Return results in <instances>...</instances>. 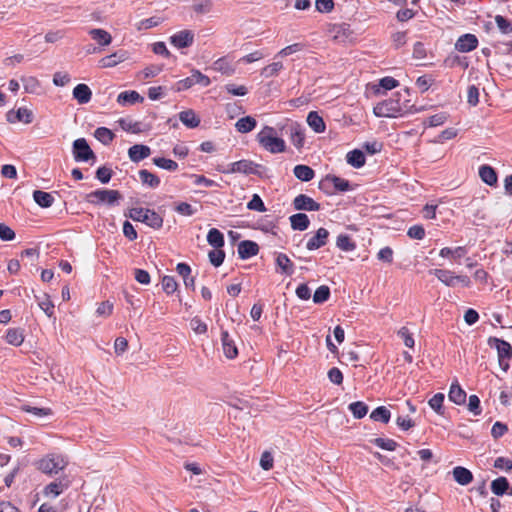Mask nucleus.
<instances>
[{
	"label": "nucleus",
	"mask_w": 512,
	"mask_h": 512,
	"mask_svg": "<svg viewBox=\"0 0 512 512\" xmlns=\"http://www.w3.org/2000/svg\"><path fill=\"white\" fill-rule=\"evenodd\" d=\"M412 108L413 105L408 100L402 101V95L397 92L391 98L378 103L373 113L377 117L396 118L411 112Z\"/></svg>",
	"instance_id": "1"
},
{
	"label": "nucleus",
	"mask_w": 512,
	"mask_h": 512,
	"mask_svg": "<svg viewBox=\"0 0 512 512\" xmlns=\"http://www.w3.org/2000/svg\"><path fill=\"white\" fill-rule=\"evenodd\" d=\"M256 138L258 143L272 154L283 153L286 150L285 141L277 137L275 129L271 126H264Z\"/></svg>",
	"instance_id": "2"
},
{
	"label": "nucleus",
	"mask_w": 512,
	"mask_h": 512,
	"mask_svg": "<svg viewBox=\"0 0 512 512\" xmlns=\"http://www.w3.org/2000/svg\"><path fill=\"white\" fill-rule=\"evenodd\" d=\"M37 470L46 475H55L64 470L68 461L61 454L50 453L34 463Z\"/></svg>",
	"instance_id": "3"
},
{
	"label": "nucleus",
	"mask_w": 512,
	"mask_h": 512,
	"mask_svg": "<svg viewBox=\"0 0 512 512\" xmlns=\"http://www.w3.org/2000/svg\"><path fill=\"white\" fill-rule=\"evenodd\" d=\"M129 217L138 222H143L153 229H159L163 225V218L154 210L145 208H131Z\"/></svg>",
	"instance_id": "4"
},
{
	"label": "nucleus",
	"mask_w": 512,
	"mask_h": 512,
	"mask_svg": "<svg viewBox=\"0 0 512 512\" xmlns=\"http://www.w3.org/2000/svg\"><path fill=\"white\" fill-rule=\"evenodd\" d=\"M122 198L121 194L117 190L98 189L90 192L86 195L87 202L99 205L107 204L114 205Z\"/></svg>",
	"instance_id": "5"
},
{
	"label": "nucleus",
	"mask_w": 512,
	"mask_h": 512,
	"mask_svg": "<svg viewBox=\"0 0 512 512\" xmlns=\"http://www.w3.org/2000/svg\"><path fill=\"white\" fill-rule=\"evenodd\" d=\"M488 344L497 349L499 365L506 371L509 368V360L512 357V346L507 341L496 337H490Z\"/></svg>",
	"instance_id": "6"
},
{
	"label": "nucleus",
	"mask_w": 512,
	"mask_h": 512,
	"mask_svg": "<svg viewBox=\"0 0 512 512\" xmlns=\"http://www.w3.org/2000/svg\"><path fill=\"white\" fill-rule=\"evenodd\" d=\"M432 273L439 281L448 287H454L457 283H460L465 287H469L471 284L469 277L465 275H454L450 270L434 269Z\"/></svg>",
	"instance_id": "7"
},
{
	"label": "nucleus",
	"mask_w": 512,
	"mask_h": 512,
	"mask_svg": "<svg viewBox=\"0 0 512 512\" xmlns=\"http://www.w3.org/2000/svg\"><path fill=\"white\" fill-rule=\"evenodd\" d=\"M72 152L77 162H87L96 158L85 138H78L73 142Z\"/></svg>",
	"instance_id": "8"
},
{
	"label": "nucleus",
	"mask_w": 512,
	"mask_h": 512,
	"mask_svg": "<svg viewBox=\"0 0 512 512\" xmlns=\"http://www.w3.org/2000/svg\"><path fill=\"white\" fill-rule=\"evenodd\" d=\"M211 83L208 76L202 74L199 70H192L191 76L182 79L176 83V90L183 91L191 88L195 84H199L203 87L209 86Z\"/></svg>",
	"instance_id": "9"
},
{
	"label": "nucleus",
	"mask_w": 512,
	"mask_h": 512,
	"mask_svg": "<svg viewBox=\"0 0 512 512\" xmlns=\"http://www.w3.org/2000/svg\"><path fill=\"white\" fill-rule=\"evenodd\" d=\"M258 164L254 163L251 160H240L231 163L227 169H220L222 173H243L246 175L256 174L257 173Z\"/></svg>",
	"instance_id": "10"
},
{
	"label": "nucleus",
	"mask_w": 512,
	"mask_h": 512,
	"mask_svg": "<svg viewBox=\"0 0 512 512\" xmlns=\"http://www.w3.org/2000/svg\"><path fill=\"white\" fill-rule=\"evenodd\" d=\"M283 129L296 148L300 149L303 147L305 135L303 128L299 123L292 122L286 125Z\"/></svg>",
	"instance_id": "11"
},
{
	"label": "nucleus",
	"mask_w": 512,
	"mask_h": 512,
	"mask_svg": "<svg viewBox=\"0 0 512 512\" xmlns=\"http://www.w3.org/2000/svg\"><path fill=\"white\" fill-rule=\"evenodd\" d=\"M170 42L176 48H186L193 44L194 33L191 30H182L170 37Z\"/></svg>",
	"instance_id": "12"
},
{
	"label": "nucleus",
	"mask_w": 512,
	"mask_h": 512,
	"mask_svg": "<svg viewBox=\"0 0 512 512\" xmlns=\"http://www.w3.org/2000/svg\"><path fill=\"white\" fill-rule=\"evenodd\" d=\"M478 45V39L474 34H464L458 38L455 43V49L459 52L466 53L474 50Z\"/></svg>",
	"instance_id": "13"
},
{
	"label": "nucleus",
	"mask_w": 512,
	"mask_h": 512,
	"mask_svg": "<svg viewBox=\"0 0 512 512\" xmlns=\"http://www.w3.org/2000/svg\"><path fill=\"white\" fill-rule=\"evenodd\" d=\"M6 118L10 123L23 122L25 124H30L33 121V113L27 108H19L16 111H8Z\"/></svg>",
	"instance_id": "14"
},
{
	"label": "nucleus",
	"mask_w": 512,
	"mask_h": 512,
	"mask_svg": "<svg viewBox=\"0 0 512 512\" xmlns=\"http://www.w3.org/2000/svg\"><path fill=\"white\" fill-rule=\"evenodd\" d=\"M293 205L296 210L318 211L320 209V204L305 194L296 196Z\"/></svg>",
	"instance_id": "15"
},
{
	"label": "nucleus",
	"mask_w": 512,
	"mask_h": 512,
	"mask_svg": "<svg viewBox=\"0 0 512 512\" xmlns=\"http://www.w3.org/2000/svg\"><path fill=\"white\" fill-rule=\"evenodd\" d=\"M328 237V230L325 228H319L316 231V234L307 241L306 248L310 251L319 249L326 244Z\"/></svg>",
	"instance_id": "16"
},
{
	"label": "nucleus",
	"mask_w": 512,
	"mask_h": 512,
	"mask_svg": "<svg viewBox=\"0 0 512 512\" xmlns=\"http://www.w3.org/2000/svg\"><path fill=\"white\" fill-rule=\"evenodd\" d=\"M68 488V481L64 479H58L46 485L43 489V495L45 497L56 498L59 496L65 489Z\"/></svg>",
	"instance_id": "17"
},
{
	"label": "nucleus",
	"mask_w": 512,
	"mask_h": 512,
	"mask_svg": "<svg viewBox=\"0 0 512 512\" xmlns=\"http://www.w3.org/2000/svg\"><path fill=\"white\" fill-rule=\"evenodd\" d=\"M150 154L151 149L148 146L142 144H135L128 150V156L130 160L135 163L149 157Z\"/></svg>",
	"instance_id": "18"
},
{
	"label": "nucleus",
	"mask_w": 512,
	"mask_h": 512,
	"mask_svg": "<svg viewBox=\"0 0 512 512\" xmlns=\"http://www.w3.org/2000/svg\"><path fill=\"white\" fill-rule=\"evenodd\" d=\"M259 247L257 243L249 240L241 241L238 244V254L241 259H248L258 254Z\"/></svg>",
	"instance_id": "19"
},
{
	"label": "nucleus",
	"mask_w": 512,
	"mask_h": 512,
	"mask_svg": "<svg viewBox=\"0 0 512 512\" xmlns=\"http://www.w3.org/2000/svg\"><path fill=\"white\" fill-rule=\"evenodd\" d=\"M88 34L91 36V38L96 41L99 46L105 47L111 44L112 42V36L111 34L101 28H93L88 31Z\"/></svg>",
	"instance_id": "20"
},
{
	"label": "nucleus",
	"mask_w": 512,
	"mask_h": 512,
	"mask_svg": "<svg viewBox=\"0 0 512 512\" xmlns=\"http://www.w3.org/2000/svg\"><path fill=\"white\" fill-rule=\"evenodd\" d=\"M221 340L225 356L230 359L235 358L238 355V350L227 331H222Z\"/></svg>",
	"instance_id": "21"
},
{
	"label": "nucleus",
	"mask_w": 512,
	"mask_h": 512,
	"mask_svg": "<svg viewBox=\"0 0 512 512\" xmlns=\"http://www.w3.org/2000/svg\"><path fill=\"white\" fill-rule=\"evenodd\" d=\"M452 474L454 480L462 486L470 484L473 480V474L471 471L462 466L455 467L452 471Z\"/></svg>",
	"instance_id": "22"
},
{
	"label": "nucleus",
	"mask_w": 512,
	"mask_h": 512,
	"mask_svg": "<svg viewBox=\"0 0 512 512\" xmlns=\"http://www.w3.org/2000/svg\"><path fill=\"white\" fill-rule=\"evenodd\" d=\"M448 398L451 402L462 405L466 401V392L460 387L459 383L455 381L451 384Z\"/></svg>",
	"instance_id": "23"
},
{
	"label": "nucleus",
	"mask_w": 512,
	"mask_h": 512,
	"mask_svg": "<svg viewBox=\"0 0 512 512\" xmlns=\"http://www.w3.org/2000/svg\"><path fill=\"white\" fill-rule=\"evenodd\" d=\"M73 97L79 104H86L91 100L92 91L86 84H78L73 89Z\"/></svg>",
	"instance_id": "24"
},
{
	"label": "nucleus",
	"mask_w": 512,
	"mask_h": 512,
	"mask_svg": "<svg viewBox=\"0 0 512 512\" xmlns=\"http://www.w3.org/2000/svg\"><path fill=\"white\" fill-rule=\"evenodd\" d=\"M125 59L126 53L123 51H119L100 59L99 65L101 68H111L123 62Z\"/></svg>",
	"instance_id": "25"
},
{
	"label": "nucleus",
	"mask_w": 512,
	"mask_h": 512,
	"mask_svg": "<svg viewBox=\"0 0 512 512\" xmlns=\"http://www.w3.org/2000/svg\"><path fill=\"white\" fill-rule=\"evenodd\" d=\"M309 127L316 133H323L326 129L323 118L316 111L309 112L307 116Z\"/></svg>",
	"instance_id": "26"
},
{
	"label": "nucleus",
	"mask_w": 512,
	"mask_h": 512,
	"mask_svg": "<svg viewBox=\"0 0 512 512\" xmlns=\"http://www.w3.org/2000/svg\"><path fill=\"white\" fill-rule=\"evenodd\" d=\"M276 265L282 274L291 276L294 273V264L284 253L277 254Z\"/></svg>",
	"instance_id": "27"
},
{
	"label": "nucleus",
	"mask_w": 512,
	"mask_h": 512,
	"mask_svg": "<svg viewBox=\"0 0 512 512\" xmlns=\"http://www.w3.org/2000/svg\"><path fill=\"white\" fill-rule=\"evenodd\" d=\"M143 100V97L136 91H124L117 97V102L122 106L133 105Z\"/></svg>",
	"instance_id": "28"
},
{
	"label": "nucleus",
	"mask_w": 512,
	"mask_h": 512,
	"mask_svg": "<svg viewBox=\"0 0 512 512\" xmlns=\"http://www.w3.org/2000/svg\"><path fill=\"white\" fill-rule=\"evenodd\" d=\"M479 176L481 180L489 186L496 185L498 180L495 170L489 165L480 166Z\"/></svg>",
	"instance_id": "29"
},
{
	"label": "nucleus",
	"mask_w": 512,
	"mask_h": 512,
	"mask_svg": "<svg viewBox=\"0 0 512 512\" xmlns=\"http://www.w3.org/2000/svg\"><path fill=\"white\" fill-rule=\"evenodd\" d=\"M293 230L304 231L309 227L310 220L304 213H297L289 218Z\"/></svg>",
	"instance_id": "30"
},
{
	"label": "nucleus",
	"mask_w": 512,
	"mask_h": 512,
	"mask_svg": "<svg viewBox=\"0 0 512 512\" xmlns=\"http://www.w3.org/2000/svg\"><path fill=\"white\" fill-rule=\"evenodd\" d=\"M179 119L188 128H196L200 124V118L191 109L180 112Z\"/></svg>",
	"instance_id": "31"
},
{
	"label": "nucleus",
	"mask_w": 512,
	"mask_h": 512,
	"mask_svg": "<svg viewBox=\"0 0 512 512\" xmlns=\"http://www.w3.org/2000/svg\"><path fill=\"white\" fill-rule=\"evenodd\" d=\"M293 172L297 179L304 182L311 181L315 176V172L311 167L302 164L296 165Z\"/></svg>",
	"instance_id": "32"
},
{
	"label": "nucleus",
	"mask_w": 512,
	"mask_h": 512,
	"mask_svg": "<svg viewBox=\"0 0 512 512\" xmlns=\"http://www.w3.org/2000/svg\"><path fill=\"white\" fill-rule=\"evenodd\" d=\"M257 125V121L255 118L251 116H245L240 118L235 123V128L239 133H248L251 132Z\"/></svg>",
	"instance_id": "33"
},
{
	"label": "nucleus",
	"mask_w": 512,
	"mask_h": 512,
	"mask_svg": "<svg viewBox=\"0 0 512 512\" xmlns=\"http://www.w3.org/2000/svg\"><path fill=\"white\" fill-rule=\"evenodd\" d=\"M347 163L354 168H360L365 164V155L361 150L355 149L347 153Z\"/></svg>",
	"instance_id": "34"
},
{
	"label": "nucleus",
	"mask_w": 512,
	"mask_h": 512,
	"mask_svg": "<svg viewBox=\"0 0 512 512\" xmlns=\"http://www.w3.org/2000/svg\"><path fill=\"white\" fill-rule=\"evenodd\" d=\"M33 199L40 207L43 208L52 206L54 202V197L50 193L41 190L33 192Z\"/></svg>",
	"instance_id": "35"
},
{
	"label": "nucleus",
	"mask_w": 512,
	"mask_h": 512,
	"mask_svg": "<svg viewBox=\"0 0 512 512\" xmlns=\"http://www.w3.org/2000/svg\"><path fill=\"white\" fill-rule=\"evenodd\" d=\"M5 339L11 345L20 346L24 341L23 330L20 328H10L7 330Z\"/></svg>",
	"instance_id": "36"
},
{
	"label": "nucleus",
	"mask_w": 512,
	"mask_h": 512,
	"mask_svg": "<svg viewBox=\"0 0 512 512\" xmlns=\"http://www.w3.org/2000/svg\"><path fill=\"white\" fill-rule=\"evenodd\" d=\"M509 489V482L505 477H498L491 483V490L497 496L504 495Z\"/></svg>",
	"instance_id": "37"
},
{
	"label": "nucleus",
	"mask_w": 512,
	"mask_h": 512,
	"mask_svg": "<svg viewBox=\"0 0 512 512\" xmlns=\"http://www.w3.org/2000/svg\"><path fill=\"white\" fill-rule=\"evenodd\" d=\"M138 174L141 182L144 185H147L150 188H156L159 186L160 179L155 174H152L151 172L145 169L140 170Z\"/></svg>",
	"instance_id": "38"
},
{
	"label": "nucleus",
	"mask_w": 512,
	"mask_h": 512,
	"mask_svg": "<svg viewBox=\"0 0 512 512\" xmlns=\"http://www.w3.org/2000/svg\"><path fill=\"white\" fill-rule=\"evenodd\" d=\"M207 241L211 246H213L216 249L224 246V236L216 228H212L209 230L207 235Z\"/></svg>",
	"instance_id": "39"
},
{
	"label": "nucleus",
	"mask_w": 512,
	"mask_h": 512,
	"mask_svg": "<svg viewBox=\"0 0 512 512\" xmlns=\"http://www.w3.org/2000/svg\"><path fill=\"white\" fill-rule=\"evenodd\" d=\"M95 138L103 143L104 145H108L112 142L114 138L113 132L106 127H99L94 132Z\"/></svg>",
	"instance_id": "40"
},
{
	"label": "nucleus",
	"mask_w": 512,
	"mask_h": 512,
	"mask_svg": "<svg viewBox=\"0 0 512 512\" xmlns=\"http://www.w3.org/2000/svg\"><path fill=\"white\" fill-rule=\"evenodd\" d=\"M21 82L23 84L24 90L27 93H36L40 88V82L36 77L33 76H23L21 77Z\"/></svg>",
	"instance_id": "41"
},
{
	"label": "nucleus",
	"mask_w": 512,
	"mask_h": 512,
	"mask_svg": "<svg viewBox=\"0 0 512 512\" xmlns=\"http://www.w3.org/2000/svg\"><path fill=\"white\" fill-rule=\"evenodd\" d=\"M390 411L385 406H379L372 411L370 418L374 421L388 423L390 420Z\"/></svg>",
	"instance_id": "42"
},
{
	"label": "nucleus",
	"mask_w": 512,
	"mask_h": 512,
	"mask_svg": "<svg viewBox=\"0 0 512 512\" xmlns=\"http://www.w3.org/2000/svg\"><path fill=\"white\" fill-rule=\"evenodd\" d=\"M36 299L38 301V305L40 309L48 316L52 317L54 315V304L49 299V296L47 294H43V297L40 298L36 296Z\"/></svg>",
	"instance_id": "43"
},
{
	"label": "nucleus",
	"mask_w": 512,
	"mask_h": 512,
	"mask_svg": "<svg viewBox=\"0 0 512 512\" xmlns=\"http://www.w3.org/2000/svg\"><path fill=\"white\" fill-rule=\"evenodd\" d=\"M353 416L357 419L363 418L368 412V406L362 401H356L348 406Z\"/></svg>",
	"instance_id": "44"
},
{
	"label": "nucleus",
	"mask_w": 512,
	"mask_h": 512,
	"mask_svg": "<svg viewBox=\"0 0 512 512\" xmlns=\"http://www.w3.org/2000/svg\"><path fill=\"white\" fill-rule=\"evenodd\" d=\"M337 247L342 251H353L356 247L352 239L346 234H340L336 240Z\"/></svg>",
	"instance_id": "45"
},
{
	"label": "nucleus",
	"mask_w": 512,
	"mask_h": 512,
	"mask_svg": "<svg viewBox=\"0 0 512 512\" xmlns=\"http://www.w3.org/2000/svg\"><path fill=\"white\" fill-rule=\"evenodd\" d=\"M326 182L331 183L335 190L338 191H348L350 188V183L348 180H345L343 178L337 177V176H327L325 179Z\"/></svg>",
	"instance_id": "46"
},
{
	"label": "nucleus",
	"mask_w": 512,
	"mask_h": 512,
	"mask_svg": "<svg viewBox=\"0 0 512 512\" xmlns=\"http://www.w3.org/2000/svg\"><path fill=\"white\" fill-rule=\"evenodd\" d=\"M466 252V248L461 246L456 247L454 249L444 247L440 250L439 255L441 257H452L454 259H459L463 257L466 254Z\"/></svg>",
	"instance_id": "47"
},
{
	"label": "nucleus",
	"mask_w": 512,
	"mask_h": 512,
	"mask_svg": "<svg viewBox=\"0 0 512 512\" xmlns=\"http://www.w3.org/2000/svg\"><path fill=\"white\" fill-rule=\"evenodd\" d=\"M213 2L211 0L195 1L192 9L197 14H208L212 11Z\"/></svg>",
	"instance_id": "48"
},
{
	"label": "nucleus",
	"mask_w": 512,
	"mask_h": 512,
	"mask_svg": "<svg viewBox=\"0 0 512 512\" xmlns=\"http://www.w3.org/2000/svg\"><path fill=\"white\" fill-rule=\"evenodd\" d=\"M330 296V289L326 285H322L316 289L313 295V302L316 304L323 303L328 300Z\"/></svg>",
	"instance_id": "49"
},
{
	"label": "nucleus",
	"mask_w": 512,
	"mask_h": 512,
	"mask_svg": "<svg viewBox=\"0 0 512 512\" xmlns=\"http://www.w3.org/2000/svg\"><path fill=\"white\" fill-rule=\"evenodd\" d=\"M445 396L443 393L435 394L428 402L429 406L439 415H443V402Z\"/></svg>",
	"instance_id": "50"
},
{
	"label": "nucleus",
	"mask_w": 512,
	"mask_h": 512,
	"mask_svg": "<svg viewBox=\"0 0 512 512\" xmlns=\"http://www.w3.org/2000/svg\"><path fill=\"white\" fill-rule=\"evenodd\" d=\"M153 163L159 168L168 171H175L178 168V164L175 161L163 157L154 158Z\"/></svg>",
	"instance_id": "51"
},
{
	"label": "nucleus",
	"mask_w": 512,
	"mask_h": 512,
	"mask_svg": "<svg viewBox=\"0 0 512 512\" xmlns=\"http://www.w3.org/2000/svg\"><path fill=\"white\" fill-rule=\"evenodd\" d=\"M373 443L379 448L387 451H394L398 446L396 441L386 438H375Z\"/></svg>",
	"instance_id": "52"
},
{
	"label": "nucleus",
	"mask_w": 512,
	"mask_h": 512,
	"mask_svg": "<svg viewBox=\"0 0 512 512\" xmlns=\"http://www.w3.org/2000/svg\"><path fill=\"white\" fill-rule=\"evenodd\" d=\"M448 119V115L444 112L430 116L425 120V124L429 127H437L444 124Z\"/></svg>",
	"instance_id": "53"
},
{
	"label": "nucleus",
	"mask_w": 512,
	"mask_h": 512,
	"mask_svg": "<svg viewBox=\"0 0 512 512\" xmlns=\"http://www.w3.org/2000/svg\"><path fill=\"white\" fill-rule=\"evenodd\" d=\"M247 208L258 212H265L266 207L258 194H254L252 199L248 202Z\"/></svg>",
	"instance_id": "54"
},
{
	"label": "nucleus",
	"mask_w": 512,
	"mask_h": 512,
	"mask_svg": "<svg viewBox=\"0 0 512 512\" xmlns=\"http://www.w3.org/2000/svg\"><path fill=\"white\" fill-rule=\"evenodd\" d=\"M495 22H496V25L498 27V29L503 33V34H509L512 32V24L509 20H507L505 17L501 16V15H497L495 17Z\"/></svg>",
	"instance_id": "55"
},
{
	"label": "nucleus",
	"mask_w": 512,
	"mask_h": 512,
	"mask_svg": "<svg viewBox=\"0 0 512 512\" xmlns=\"http://www.w3.org/2000/svg\"><path fill=\"white\" fill-rule=\"evenodd\" d=\"M178 284L172 276H164L162 279V288L167 294H172L177 290Z\"/></svg>",
	"instance_id": "56"
},
{
	"label": "nucleus",
	"mask_w": 512,
	"mask_h": 512,
	"mask_svg": "<svg viewBox=\"0 0 512 512\" xmlns=\"http://www.w3.org/2000/svg\"><path fill=\"white\" fill-rule=\"evenodd\" d=\"M283 68L281 62H274L262 69L261 74L265 77H273L278 74V72Z\"/></svg>",
	"instance_id": "57"
},
{
	"label": "nucleus",
	"mask_w": 512,
	"mask_h": 512,
	"mask_svg": "<svg viewBox=\"0 0 512 512\" xmlns=\"http://www.w3.org/2000/svg\"><path fill=\"white\" fill-rule=\"evenodd\" d=\"M208 256L211 264L214 265L215 267H218L223 263L225 253L222 250H220V248H218L216 250L210 251Z\"/></svg>",
	"instance_id": "58"
},
{
	"label": "nucleus",
	"mask_w": 512,
	"mask_h": 512,
	"mask_svg": "<svg viewBox=\"0 0 512 512\" xmlns=\"http://www.w3.org/2000/svg\"><path fill=\"white\" fill-rule=\"evenodd\" d=\"M112 177V170L106 166L99 167L96 171V178L101 183H108Z\"/></svg>",
	"instance_id": "59"
},
{
	"label": "nucleus",
	"mask_w": 512,
	"mask_h": 512,
	"mask_svg": "<svg viewBox=\"0 0 512 512\" xmlns=\"http://www.w3.org/2000/svg\"><path fill=\"white\" fill-rule=\"evenodd\" d=\"M468 410L475 416L480 415L482 410L480 407V399L477 395H470L468 401Z\"/></svg>",
	"instance_id": "60"
},
{
	"label": "nucleus",
	"mask_w": 512,
	"mask_h": 512,
	"mask_svg": "<svg viewBox=\"0 0 512 512\" xmlns=\"http://www.w3.org/2000/svg\"><path fill=\"white\" fill-rule=\"evenodd\" d=\"M407 235L411 239L422 240L425 236V230L421 225H414L408 229Z\"/></svg>",
	"instance_id": "61"
},
{
	"label": "nucleus",
	"mask_w": 512,
	"mask_h": 512,
	"mask_svg": "<svg viewBox=\"0 0 512 512\" xmlns=\"http://www.w3.org/2000/svg\"><path fill=\"white\" fill-rule=\"evenodd\" d=\"M190 326L197 334H204L207 331V325L199 317L192 318Z\"/></svg>",
	"instance_id": "62"
},
{
	"label": "nucleus",
	"mask_w": 512,
	"mask_h": 512,
	"mask_svg": "<svg viewBox=\"0 0 512 512\" xmlns=\"http://www.w3.org/2000/svg\"><path fill=\"white\" fill-rule=\"evenodd\" d=\"M467 101L470 105L476 106L479 102V89L475 85L468 87Z\"/></svg>",
	"instance_id": "63"
},
{
	"label": "nucleus",
	"mask_w": 512,
	"mask_h": 512,
	"mask_svg": "<svg viewBox=\"0 0 512 512\" xmlns=\"http://www.w3.org/2000/svg\"><path fill=\"white\" fill-rule=\"evenodd\" d=\"M15 238V232L6 224L0 223V239L2 241H12Z\"/></svg>",
	"instance_id": "64"
}]
</instances>
